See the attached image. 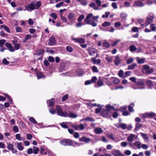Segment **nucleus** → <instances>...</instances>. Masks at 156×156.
I'll return each mask as SVG.
<instances>
[{
    "label": "nucleus",
    "mask_w": 156,
    "mask_h": 156,
    "mask_svg": "<svg viewBox=\"0 0 156 156\" xmlns=\"http://www.w3.org/2000/svg\"><path fill=\"white\" fill-rule=\"evenodd\" d=\"M56 110L58 115L61 116L67 117L72 118H76L77 116L76 115L70 112L69 115H68L66 111L63 112L62 111V108L59 105H57L56 107Z\"/></svg>",
    "instance_id": "nucleus-1"
},
{
    "label": "nucleus",
    "mask_w": 156,
    "mask_h": 156,
    "mask_svg": "<svg viewBox=\"0 0 156 156\" xmlns=\"http://www.w3.org/2000/svg\"><path fill=\"white\" fill-rule=\"evenodd\" d=\"M60 143L64 146H71L73 144L72 141L68 139L62 140L60 141Z\"/></svg>",
    "instance_id": "nucleus-2"
},
{
    "label": "nucleus",
    "mask_w": 156,
    "mask_h": 156,
    "mask_svg": "<svg viewBox=\"0 0 156 156\" xmlns=\"http://www.w3.org/2000/svg\"><path fill=\"white\" fill-rule=\"evenodd\" d=\"M35 2L34 1H32L26 7V9L27 10L31 11L35 9Z\"/></svg>",
    "instance_id": "nucleus-3"
},
{
    "label": "nucleus",
    "mask_w": 156,
    "mask_h": 156,
    "mask_svg": "<svg viewBox=\"0 0 156 156\" xmlns=\"http://www.w3.org/2000/svg\"><path fill=\"white\" fill-rule=\"evenodd\" d=\"M72 127L74 128L76 130H78L79 129L80 130H83L84 129L85 127L84 125L82 124H81L80 125L73 124L71 125Z\"/></svg>",
    "instance_id": "nucleus-4"
},
{
    "label": "nucleus",
    "mask_w": 156,
    "mask_h": 156,
    "mask_svg": "<svg viewBox=\"0 0 156 156\" xmlns=\"http://www.w3.org/2000/svg\"><path fill=\"white\" fill-rule=\"evenodd\" d=\"M87 50L90 55L94 56L95 54H98L97 50L94 48H90L87 49Z\"/></svg>",
    "instance_id": "nucleus-5"
},
{
    "label": "nucleus",
    "mask_w": 156,
    "mask_h": 156,
    "mask_svg": "<svg viewBox=\"0 0 156 156\" xmlns=\"http://www.w3.org/2000/svg\"><path fill=\"white\" fill-rule=\"evenodd\" d=\"M154 18V16H151L149 17H147L145 23V26L147 27L152 23Z\"/></svg>",
    "instance_id": "nucleus-6"
},
{
    "label": "nucleus",
    "mask_w": 156,
    "mask_h": 156,
    "mask_svg": "<svg viewBox=\"0 0 156 156\" xmlns=\"http://www.w3.org/2000/svg\"><path fill=\"white\" fill-rule=\"evenodd\" d=\"M99 56V55L97 54L95 57L92 58H91V61L94 64H97L98 65H99L101 62V60L100 59L97 60L96 59V58L98 57Z\"/></svg>",
    "instance_id": "nucleus-7"
},
{
    "label": "nucleus",
    "mask_w": 156,
    "mask_h": 156,
    "mask_svg": "<svg viewBox=\"0 0 156 156\" xmlns=\"http://www.w3.org/2000/svg\"><path fill=\"white\" fill-rule=\"evenodd\" d=\"M48 42L49 45L52 46L55 44V38L54 36H51L49 39Z\"/></svg>",
    "instance_id": "nucleus-8"
},
{
    "label": "nucleus",
    "mask_w": 156,
    "mask_h": 156,
    "mask_svg": "<svg viewBox=\"0 0 156 156\" xmlns=\"http://www.w3.org/2000/svg\"><path fill=\"white\" fill-rule=\"evenodd\" d=\"M112 154L115 156H125L124 155L121 153L118 150L112 151Z\"/></svg>",
    "instance_id": "nucleus-9"
},
{
    "label": "nucleus",
    "mask_w": 156,
    "mask_h": 156,
    "mask_svg": "<svg viewBox=\"0 0 156 156\" xmlns=\"http://www.w3.org/2000/svg\"><path fill=\"white\" fill-rule=\"evenodd\" d=\"M146 83L147 86L150 89H151L153 87V82L149 80H146Z\"/></svg>",
    "instance_id": "nucleus-10"
},
{
    "label": "nucleus",
    "mask_w": 156,
    "mask_h": 156,
    "mask_svg": "<svg viewBox=\"0 0 156 156\" xmlns=\"http://www.w3.org/2000/svg\"><path fill=\"white\" fill-rule=\"evenodd\" d=\"M79 140L80 141L84 142L86 143H89L91 141V140L90 138H86L85 136H83L81 138H79Z\"/></svg>",
    "instance_id": "nucleus-11"
},
{
    "label": "nucleus",
    "mask_w": 156,
    "mask_h": 156,
    "mask_svg": "<svg viewBox=\"0 0 156 156\" xmlns=\"http://www.w3.org/2000/svg\"><path fill=\"white\" fill-rule=\"evenodd\" d=\"M121 62V59L118 55L116 56L114 60V63L116 66H118L120 63Z\"/></svg>",
    "instance_id": "nucleus-12"
},
{
    "label": "nucleus",
    "mask_w": 156,
    "mask_h": 156,
    "mask_svg": "<svg viewBox=\"0 0 156 156\" xmlns=\"http://www.w3.org/2000/svg\"><path fill=\"white\" fill-rule=\"evenodd\" d=\"M93 16L92 13H90L88 14L86 16V17L85 20V22L86 23V24H89L90 21L89 19L91 18Z\"/></svg>",
    "instance_id": "nucleus-13"
},
{
    "label": "nucleus",
    "mask_w": 156,
    "mask_h": 156,
    "mask_svg": "<svg viewBox=\"0 0 156 156\" xmlns=\"http://www.w3.org/2000/svg\"><path fill=\"white\" fill-rule=\"evenodd\" d=\"M105 107L106 108V109L101 112V114L102 116L107 117V105H106Z\"/></svg>",
    "instance_id": "nucleus-14"
},
{
    "label": "nucleus",
    "mask_w": 156,
    "mask_h": 156,
    "mask_svg": "<svg viewBox=\"0 0 156 156\" xmlns=\"http://www.w3.org/2000/svg\"><path fill=\"white\" fill-rule=\"evenodd\" d=\"M138 85L143 86L144 85V81L142 79H137L135 83Z\"/></svg>",
    "instance_id": "nucleus-15"
},
{
    "label": "nucleus",
    "mask_w": 156,
    "mask_h": 156,
    "mask_svg": "<svg viewBox=\"0 0 156 156\" xmlns=\"http://www.w3.org/2000/svg\"><path fill=\"white\" fill-rule=\"evenodd\" d=\"M74 40L76 42L81 43H84L85 42L84 39L83 38H74Z\"/></svg>",
    "instance_id": "nucleus-16"
},
{
    "label": "nucleus",
    "mask_w": 156,
    "mask_h": 156,
    "mask_svg": "<svg viewBox=\"0 0 156 156\" xmlns=\"http://www.w3.org/2000/svg\"><path fill=\"white\" fill-rule=\"evenodd\" d=\"M133 144L136 147H137L138 149H140L141 147V144L139 141H136Z\"/></svg>",
    "instance_id": "nucleus-17"
},
{
    "label": "nucleus",
    "mask_w": 156,
    "mask_h": 156,
    "mask_svg": "<svg viewBox=\"0 0 156 156\" xmlns=\"http://www.w3.org/2000/svg\"><path fill=\"white\" fill-rule=\"evenodd\" d=\"M134 5L137 7H142L144 5V4L142 2L136 1L135 2Z\"/></svg>",
    "instance_id": "nucleus-18"
},
{
    "label": "nucleus",
    "mask_w": 156,
    "mask_h": 156,
    "mask_svg": "<svg viewBox=\"0 0 156 156\" xmlns=\"http://www.w3.org/2000/svg\"><path fill=\"white\" fill-rule=\"evenodd\" d=\"M142 124L140 123H136L135 124V127L134 129L135 131H137L138 129L142 127Z\"/></svg>",
    "instance_id": "nucleus-19"
},
{
    "label": "nucleus",
    "mask_w": 156,
    "mask_h": 156,
    "mask_svg": "<svg viewBox=\"0 0 156 156\" xmlns=\"http://www.w3.org/2000/svg\"><path fill=\"white\" fill-rule=\"evenodd\" d=\"M94 132L97 134H100L103 132V130L101 128L97 127L95 129Z\"/></svg>",
    "instance_id": "nucleus-20"
},
{
    "label": "nucleus",
    "mask_w": 156,
    "mask_h": 156,
    "mask_svg": "<svg viewBox=\"0 0 156 156\" xmlns=\"http://www.w3.org/2000/svg\"><path fill=\"white\" fill-rule=\"evenodd\" d=\"M75 16V14L73 12L69 13L68 16V18L70 20H73Z\"/></svg>",
    "instance_id": "nucleus-21"
},
{
    "label": "nucleus",
    "mask_w": 156,
    "mask_h": 156,
    "mask_svg": "<svg viewBox=\"0 0 156 156\" xmlns=\"http://www.w3.org/2000/svg\"><path fill=\"white\" fill-rule=\"evenodd\" d=\"M136 63H133L131 65H129L128 67V69L129 70L133 69L136 66Z\"/></svg>",
    "instance_id": "nucleus-22"
},
{
    "label": "nucleus",
    "mask_w": 156,
    "mask_h": 156,
    "mask_svg": "<svg viewBox=\"0 0 156 156\" xmlns=\"http://www.w3.org/2000/svg\"><path fill=\"white\" fill-rule=\"evenodd\" d=\"M140 134L145 140H148L149 138L147 135L146 134L143 133H140Z\"/></svg>",
    "instance_id": "nucleus-23"
},
{
    "label": "nucleus",
    "mask_w": 156,
    "mask_h": 156,
    "mask_svg": "<svg viewBox=\"0 0 156 156\" xmlns=\"http://www.w3.org/2000/svg\"><path fill=\"white\" fill-rule=\"evenodd\" d=\"M126 125L125 123H122L120 124L119 126H117L118 128H122L123 129H125L126 128Z\"/></svg>",
    "instance_id": "nucleus-24"
},
{
    "label": "nucleus",
    "mask_w": 156,
    "mask_h": 156,
    "mask_svg": "<svg viewBox=\"0 0 156 156\" xmlns=\"http://www.w3.org/2000/svg\"><path fill=\"white\" fill-rule=\"evenodd\" d=\"M137 63L139 64H142L144 62L145 60L144 58H140L139 57L137 58Z\"/></svg>",
    "instance_id": "nucleus-25"
},
{
    "label": "nucleus",
    "mask_w": 156,
    "mask_h": 156,
    "mask_svg": "<svg viewBox=\"0 0 156 156\" xmlns=\"http://www.w3.org/2000/svg\"><path fill=\"white\" fill-rule=\"evenodd\" d=\"M134 137V135L133 134H130L127 137V140L129 141H131L133 140Z\"/></svg>",
    "instance_id": "nucleus-26"
},
{
    "label": "nucleus",
    "mask_w": 156,
    "mask_h": 156,
    "mask_svg": "<svg viewBox=\"0 0 156 156\" xmlns=\"http://www.w3.org/2000/svg\"><path fill=\"white\" fill-rule=\"evenodd\" d=\"M44 52V51L43 49H40L38 50L36 54V55L39 56L41 55H43Z\"/></svg>",
    "instance_id": "nucleus-27"
},
{
    "label": "nucleus",
    "mask_w": 156,
    "mask_h": 156,
    "mask_svg": "<svg viewBox=\"0 0 156 156\" xmlns=\"http://www.w3.org/2000/svg\"><path fill=\"white\" fill-rule=\"evenodd\" d=\"M17 147L18 149L20 151H22L23 149V147L22 145L21 142L17 144Z\"/></svg>",
    "instance_id": "nucleus-28"
},
{
    "label": "nucleus",
    "mask_w": 156,
    "mask_h": 156,
    "mask_svg": "<svg viewBox=\"0 0 156 156\" xmlns=\"http://www.w3.org/2000/svg\"><path fill=\"white\" fill-rule=\"evenodd\" d=\"M35 9H38L40 7L41 5L40 1H37L35 4Z\"/></svg>",
    "instance_id": "nucleus-29"
},
{
    "label": "nucleus",
    "mask_w": 156,
    "mask_h": 156,
    "mask_svg": "<svg viewBox=\"0 0 156 156\" xmlns=\"http://www.w3.org/2000/svg\"><path fill=\"white\" fill-rule=\"evenodd\" d=\"M33 153L35 154H37L38 153L39 151L38 148L34 146L33 147Z\"/></svg>",
    "instance_id": "nucleus-30"
},
{
    "label": "nucleus",
    "mask_w": 156,
    "mask_h": 156,
    "mask_svg": "<svg viewBox=\"0 0 156 156\" xmlns=\"http://www.w3.org/2000/svg\"><path fill=\"white\" fill-rule=\"evenodd\" d=\"M49 106H53L55 102V100L53 98H51V99L49 100Z\"/></svg>",
    "instance_id": "nucleus-31"
},
{
    "label": "nucleus",
    "mask_w": 156,
    "mask_h": 156,
    "mask_svg": "<svg viewBox=\"0 0 156 156\" xmlns=\"http://www.w3.org/2000/svg\"><path fill=\"white\" fill-rule=\"evenodd\" d=\"M129 49L130 51H135L136 50V48L134 45H131L129 46Z\"/></svg>",
    "instance_id": "nucleus-32"
},
{
    "label": "nucleus",
    "mask_w": 156,
    "mask_h": 156,
    "mask_svg": "<svg viewBox=\"0 0 156 156\" xmlns=\"http://www.w3.org/2000/svg\"><path fill=\"white\" fill-rule=\"evenodd\" d=\"M89 6L93 8L94 9H98V8L96 6L95 3H93L90 4Z\"/></svg>",
    "instance_id": "nucleus-33"
},
{
    "label": "nucleus",
    "mask_w": 156,
    "mask_h": 156,
    "mask_svg": "<svg viewBox=\"0 0 156 156\" xmlns=\"http://www.w3.org/2000/svg\"><path fill=\"white\" fill-rule=\"evenodd\" d=\"M14 148L13 145L9 143L8 144L7 148L10 150H12Z\"/></svg>",
    "instance_id": "nucleus-34"
},
{
    "label": "nucleus",
    "mask_w": 156,
    "mask_h": 156,
    "mask_svg": "<svg viewBox=\"0 0 156 156\" xmlns=\"http://www.w3.org/2000/svg\"><path fill=\"white\" fill-rule=\"evenodd\" d=\"M66 50L69 52H72L73 51V49L70 46H67L66 47Z\"/></svg>",
    "instance_id": "nucleus-35"
},
{
    "label": "nucleus",
    "mask_w": 156,
    "mask_h": 156,
    "mask_svg": "<svg viewBox=\"0 0 156 156\" xmlns=\"http://www.w3.org/2000/svg\"><path fill=\"white\" fill-rule=\"evenodd\" d=\"M37 77L38 79L42 78L43 76V74L41 72H38L37 74Z\"/></svg>",
    "instance_id": "nucleus-36"
},
{
    "label": "nucleus",
    "mask_w": 156,
    "mask_h": 156,
    "mask_svg": "<svg viewBox=\"0 0 156 156\" xmlns=\"http://www.w3.org/2000/svg\"><path fill=\"white\" fill-rule=\"evenodd\" d=\"M131 31L133 32H139V28L137 27H132Z\"/></svg>",
    "instance_id": "nucleus-37"
},
{
    "label": "nucleus",
    "mask_w": 156,
    "mask_h": 156,
    "mask_svg": "<svg viewBox=\"0 0 156 156\" xmlns=\"http://www.w3.org/2000/svg\"><path fill=\"white\" fill-rule=\"evenodd\" d=\"M154 71V69L153 68L151 69L149 68V69H148L147 71H146V72L147 74H150L153 73Z\"/></svg>",
    "instance_id": "nucleus-38"
},
{
    "label": "nucleus",
    "mask_w": 156,
    "mask_h": 156,
    "mask_svg": "<svg viewBox=\"0 0 156 156\" xmlns=\"http://www.w3.org/2000/svg\"><path fill=\"white\" fill-rule=\"evenodd\" d=\"M110 109H113L114 111H117V109H115L114 106H111L110 105L108 104V112L110 110Z\"/></svg>",
    "instance_id": "nucleus-39"
},
{
    "label": "nucleus",
    "mask_w": 156,
    "mask_h": 156,
    "mask_svg": "<svg viewBox=\"0 0 156 156\" xmlns=\"http://www.w3.org/2000/svg\"><path fill=\"white\" fill-rule=\"evenodd\" d=\"M29 120L34 124H36L37 123V121L35 120V119L32 117L29 118Z\"/></svg>",
    "instance_id": "nucleus-40"
},
{
    "label": "nucleus",
    "mask_w": 156,
    "mask_h": 156,
    "mask_svg": "<svg viewBox=\"0 0 156 156\" xmlns=\"http://www.w3.org/2000/svg\"><path fill=\"white\" fill-rule=\"evenodd\" d=\"M154 25V24H151L150 26V27L151 28V29L152 31H156V27L155 26H154L153 25Z\"/></svg>",
    "instance_id": "nucleus-41"
},
{
    "label": "nucleus",
    "mask_w": 156,
    "mask_h": 156,
    "mask_svg": "<svg viewBox=\"0 0 156 156\" xmlns=\"http://www.w3.org/2000/svg\"><path fill=\"white\" fill-rule=\"evenodd\" d=\"M48 60L51 62H53L55 61V59L53 57L51 56H49L48 57Z\"/></svg>",
    "instance_id": "nucleus-42"
},
{
    "label": "nucleus",
    "mask_w": 156,
    "mask_h": 156,
    "mask_svg": "<svg viewBox=\"0 0 156 156\" xmlns=\"http://www.w3.org/2000/svg\"><path fill=\"white\" fill-rule=\"evenodd\" d=\"M127 16V14L126 13L123 12L121 13L120 15L121 18H125Z\"/></svg>",
    "instance_id": "nucleus-43"
},
{
    "label": "nucleus",
    "mask_w": 156,
    "mask_h": 156,
    "mask_svg": "<svg viewBox=\"0 0 156 156\" xmlns=\"http://www.w3.org/2000/svg\"><path fill=\"white\" fill-rule=\"evenodd\" d=\"M60 126L64 128H68V126L67 125L65 124V122H63L62 123H60Z\"/></svg>",
    "instance_id": "nucleus-44"
},
{
    "label": "nucleus",
    "mask_w": 156,
    "mask_h": 156,
    "mask_svg": "<svg viewBox=\"0 0 156 156\" xmlns=\"http://www.w3.org/2000/svg\"><path fill=\"white\" fill-rule=\"evenodd\" d=\"M148 117L152 118L155 115V114L154 112H151L150 113H148Z\"/></svg>",
    "instance_id": "nucleus-45"
},
{
    "label": "nucleus",
    "mask_w": 156,
    "mask_h": 156,
    "mask_svg": "<svg viewBox=\"0 0 156 156\" xmlns=\"http://www.w3.org/2000/svg\"><path fill=\"white\" fill-rule=\"evenodd\" d=\"M113 82L115 84H118L120 80L119 79L115 78L113 80Z\"/></svg>",
    "instance_id": "nucleus-46"
},
{
    "label": "nucleus",
    "mask_w": 156,
    "mask_h": 156,
    "mask_svg": "<svg viewBox=\"0 0 156 156\" xmlns=\"http://www.w3.org/2000/svg\"><path fill=\"white\" fill-rule=\"evenodd\" d=\"M133 61V58H129L127 60L126 63L127 64H129L132 63Z\"/></svg>",
    "instance_id": "nucleus-47"
},
{
    "label": "nucleus",
    "mask_w": 156,
    "mask_h": 156,
    "mask_svg": "<svg viewBox=\"0 0 156 156\" xmlns=\"http://www.w3.org/2000/svg\"><path fill=\"white\" fill-rule=\"evenodd\" d=\"M84 18V16L83 15H80L78 19V21L80 22L82 20H83Z\"/></svg>",
    "instance_id": "nucleus-48"
},
{
    "label": "nucleus",
    "mask_w": 156,
    "mask_h": 156,
    "mask_svg": "<svg viewBox=\"0 0 156 156\" xmlns=\"http://www.w3.org/2000/svg\"><path fill=\"white\" fill-rule=\"evenodd\" d=\"M50 16L52 17L54 20L57 19V16L55 13H52L50 14Z\"/></svg>",
    "instance_id": "nucleus-49"
},
{
    "label": "nucleus",
    "mask_w": 156,
    "mask_h": 156,
    "mask_svg": "<svg viewBox=\"0 0 156 156\" xmlns=\"http://www.w3.org/2000/svg\"><path fill=\"white\" fill-rule=\"evenodd\" d=\"M2 62L4 65H7L9 63V61H8L5 58H3Z\"/></svg>",
    "instance_id": "nucleus-50"
},
{
    "label": "nucleus",
    "mask_w": 156,
    "mask_h": 156,
    "mask_svg": "<svg viewBox=\"0 0 156 156\" xmlns=\"http://www.w3.org/2000/svg\"><path fill=\"white\" fill-rule=\"evenodd\" d=\"M68 94H66L64 96H63L62 98V101H65L68 98Z\"/></svg>",
    "instance_id": "nucleus-51"
},
{
    "label": "nucleus",
    "mask_w": 156,
    "mask_h": 156,
    "mask_svg": "<svg viewBox=\"0 0 156 156\" xmlns=\"http://www.w3.org/2000/svg\"><path fill=\"white\" fill-rule=\"evenodd\" d=\"M84 120H86V121H90L91 122H93L94 121V119L91 117H87L85 118Z\"/></svg>",
    "instance_id": "nucleus-52"
},
{
    "label": "nucleus",
    "mask_w": 156,
    "mask_h": 156,
    "mask_svg": "<svg viewBox=\"0 0 156 156\" xmlns=\"http://www.w3.org/2000/svg\"><path fill=\"white\" fill-rule=\"evenodd\" d=\"M124 74V72L122 70H120L118 73V75L120 77H122Z\"/></svg>",
    "instance_id": "nucleus-53"
},
{
    "label": "nucleus",
    "mask_w": 156,
    "mask_h": 156,
    "mask_svg": "<svg viewBox=\"0 0 156 156\" xmlns=\"http://www.w3.org/2000/svg\"><path fill=\"white\" fill-rule=\"evenodd\" d=\"M20 44L17 43V44H15L14 45L15 49L16 50H18L20 48Z\"/></svg>",
    "instance_id": "nucleus-54"
},
{
    "label": "nucleus",
    "mask_w": 156,
    "mask_h": 156,
    "mask_svg": "<svg viewBox=\"0 0 156 156\" xmlns=\"http://www.w3.org/2000/svg\"><path fill=\"white\" fill-rule=\"evenodd\" d=\"M143 69H145L146 71L148 70V69H149V68H150V67L149 66H148L147 65H144L143 66Z\"/></svg>",
    "instance_id": "nucleus-55"
},
{
    "label": "nucleus",
    "mask_w": 156,
    "mask_h": 156,
    "mask_svg": "<svg viewBox=\"0 0 156 156\" xmlns=\"http://www.w3.org/2000/svg\"><path fill=\"white\" fill-rule=\"evenodd\" d=\"M5 40H0V47H2L5 42Z\"/></svg>",
    "instance_id": "nucleus-56"
},
{
    "label": "nucleus",
    "mask_w": 156,
    "mask_h": 156,
    "mask_svg": "<svg viewBox=\"0 0 156 156\" xmlns=\"http://www.w3.org/2000/svg\"><path fill=\"white\" fill-rule=\"evenodd\" d=\"M80 3L82 5H85L87 4V2L86 0H81Z\"/></svg>",
    "instance_id": "nucleus-57"
},
{
    "label": "nucleus",
    "mask_w": 156,
    "mask_h": 156,
    "mask_svg": "<svg viewBox=\"0 0 156 156\" xmlns=\"http://www.w3.org/2000/svg\"><path fill=\"white\" fill-rule=\"evenodd\" d=\"M13 129L16 132H17L19 131L18 128L16 126H15L13 127Z\"/></svg>",
    "instance_id": "nucleus-58"
},
{
    "label": "nucleus",
    "mask_w": 156,
    "mask_h": 156,
    "mask_svg": "<svg viewBox=\"0 0 156 156\" xmlns=\"http://www.w3.org/2000/svg\"><path fill=\"white\" fill-rule=\"evenodd\" d=\"M112 7L115 9L117 8L118 7L117 5V4L116 2H113L112 4Z\"/></svg>",
    "instance_id": "nucleus-59"
},
{
    "label": "nucleus",
    "mask_w": 156,
    "mask_h": 156,
    "mask_svg": "<svg viewBox=\"0 0 156 156\" xmlns=\"http://www.w3.org/2000/svg\"><path fill=\"white\" fill-rule=\"evenodd\" d=\"M92 70L94 72H98L97 67L95 66H93L92 67Z\"/></svg>",
    "instance_id": "nucleus-60"
},
{
    "label": "nucleus",
    "mask_w": 156,
    "mask_h": 156,
    "mask_svg": "<svg viewBox=\"0 0 156 156\" xmlns=\"http://www.w3.org/2000/svg\"><path fill=\"white\" fill-rule=\"evenodd\" d=\"M142 118H143V119H144V120H145V119L146 118H149L148 116V113H145L144 114H143L142 115Z\"/></svg>",
    "instance_id": "nucleus-61"
},
{
    "label": "nucleus",
    "mask_w": 156,
    "mask_h": 156,
    "mask_svg": "<svg viewBox=\"0 0 156 156\" xmlns=\"http://www.w3.org/2000/svg\"><path fill=\"white\" fill-rule=\"evenodd\" d=\"M114 26L115 27H118L121 26V23L120 22H116L115 23Z\"/></svg>",
    "instance_id": "nucleus-62"
},
{
    "label": "nucleus",
    "mask_w": 156,
    "mask_h": 156,
    "mask_svg": "<svg viewBox=\"0 0 156 156\" xmlns=\"http://www.w3.org/2000/svg\"><path fill=\"white\" fill-rule=\"evenodd\" d=\"M108 137L112 140H115V138L114 137V135L112 134L108 135Z\"/></svg>",
    "instance_id": "nucleus-63"
},
{
    "label": "nucleus",
    "mask_w": 156,
    "mask_h": 156,
    "mask_svg": "<svg viewBox=\"0 0 156 156\" xmlns=\"http://www.w3.org/2000/svg\"><path fill=\"white\" fill-rule=\"evenodd\" d=\"M118 116V113L116 112H115L113 113L112 117L114 118H116Z\"/></svg>",
    "instance_id": "nucleus-64"
}]
</instances>
